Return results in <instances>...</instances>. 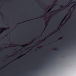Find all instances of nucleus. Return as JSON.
I'll return each instance as SVG.
<instances>
[{
  "label": "nucleus",
  "instance_id": "obj_1",
  "mask_svg": "<svg viewBox=\"0 0 76 76\" xmlns=\"http://www.w3.org/2000/svg\"><path fill=\"white\" fill-rule=\"evenodd\" d=\"M52 9V8H50V9L49 10H48V11H49V12H50V11L51 9Z\"/></svg>",
  "mask_w": 76,
  "mask_h": 76
},
{
  "label": "nucleus",
  "instance_id": "obj_2",
  "mask_svg": "<svg viewBox=\"0 0 76 76\" xmlns=\"http://www.w3.org/2000/svg\"><path fill=\"white\" fill-rule=\"evenodd\" d=\"M75 5H76V4H74V6H75Z\"/></svg>",
  "mask_w": 76,
  "mask_h": 76
},
{
  "label": "nucleus",
  "instance_id": "obj_4",
  "mask_svg": "<svg viewBox=\"0 0 76 76\" xmlns=\"http://www.w3.org/2000/svg\"><path fill=\"white\" fill-rule=\"evenodd\" d=\"M8 28H9V27H8Z\"/></svg>",
  "mask_w": 76,
  "mask_h": 76
},
{
  "label": "nucleus",
  "instance_id": "obj_3",
  "mask_svg": "<svg viewBox=\"0 0 76 76\" xmlns=\"http://www.w3.org/2000/svg\"><path fill=\"white\" fill-rule=\"evenodd\" d=\"M63 20V21H64V20Z\"/></svg>",
  "mask_w": 76,
  "mask_h": 76
}]
</instances>
